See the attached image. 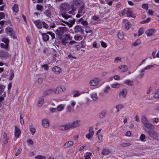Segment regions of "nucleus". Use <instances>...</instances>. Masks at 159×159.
Segmentation results:
<instances>
[{
	"instance_id": "f257e3e1",
	"label": "nucleus",
	"mask_w": 159,
	"mask_h": 159,
	"mask_svg": "<svg viewBox=\"0 0 159 159\" xmlns=\"http://www.w3.org/2000/svg\"><path fill=\"white\" fill-rule=\"evenodd\" d=\"M66 89L63 86H58L55 89H51L47 90L45 92H46V94L48 95L52 92H54L56 94H59L63 92L66 91Z\"/></svg>"
},
{
	"instance_id": "f03ea898",
	"label": "nucleus",
	"mask_w": 159,
	"mask_h": 159,
	"mask_svg": "<svg viewBox=\"0 0 159 159\" xmlns=\"http://www.w3.org/2000/svg\"><path fill=\"white\" fill-rule=\"evenodd\" d=\"M55 33L58 37H61L65 33H68L69 30L65 26H59L56 30Z\"/></svg>"
},
{
	"instance_id": "7ed1b4c3",
	"label": "nucleus",
	"mask_w": 159,
	"mask_h": 159,
	"mask_svg": "<svg viewBox=\"0 0 159 159\" xmlns=\"http://www.w3.org/2000/svg\"><path fill=\"white\" fill-rule=\"evenodd\" d=\"M81 121L79 120H76L72 122L68 123L70 129H74L78 127L80 125Z\"/></svg>"
},
{
	"instance_id": "20e7f679",
	"label": "nucleus",
	"mask_w": 159,
	"mask_h": 159,
	"mask_svg": "<svg viewBox=\"0 0 159 159\" xmlns=\"http://www.w3.org/2000/svg\"><path fill=\"white\" fill-rule=\"evenodd\" d=\"M142 122L144 125L148 128L154 129L155 127L152 124L149 123L148 120L145 116H143L141 118Z\"/></svg>"
},
{
	"instance_id": "39448f33",
	"label": "nucleus",
	"mask_w": 159,
	"mask_h": 159,
	"mask_svg": "<svg viewBox=\"0 0 159 159\" xmlns=\"http://www.w3.org/2000/svg\"><path fill=\"white\" fill-rule=\"evenodd\" d=\"M60 7V11L63 12H65L69 11L71 8L69 4L65 2L61 4Z\"/></svg>"
},
{
	"instance_id": "423d86ee",
	"label": "nucleus",
	"mask_w": 159,
	"mask_h": 159,
	"mask_svg": "<svg viewBox=\"0 0 159 159\" xmlns=\"http://www.w3.org/2000/svg\"><path fill=\"white\" fill-rule=\"evenodd\" d=\"M61 40V43L64 45H66V43H68V41H70L72 40V37L70 36V35L67 34H66L64 35V37L62 38L61 37L59 38Z\"/></svg>"
},
{
	"instance_id": "0eeeda50",
	"label": "nucleus",
	"mask_w": 159,
	"mask_h": 159,
	"mask_svg": "<svg viewBox=\"0 0 159 159\" xmlns=\"http://www.w3.org/2000/svg\"><path fill=\"white\" fill-rule=\"evenodd\" d=\"M1 41L4 43H0V46L2 48L7 49L8 48L9 40L7 38L5 37L1 39Z\"/></svg>"
},
{
	"instance_id": "6e6552de",
	"label": "nucleus",
	"mask_w": 159,
	"mask_h": 159,
	"mask_svg": "<svg viewBox=\"0 0 159 159\" xmlns=\"http://www.w3.org/2000/svg\"><path fill=\"white\" fill-rule=\"evenodd\" d=\"M99 82V79L95 77L90 80L89 81V84L91 86L97 87L98 85Z\"/></svg>"
},
{
	"instance_id": "1a4fd4ad",
	"label": "nucleus",
	"mask_w": 159,
	"mask_h": 159,
	"mask_svg": "<svg viewBox=\"0 0 159 159\" xmlns=\"http://www.w3.org/2000/svg\"><path fill=\"white\" fill-rule=\"evenodd\" d=\"M127 94V91L125 89H123L120 91L119 94V97L120 98H125Z\"/></svg>"
},
{
	"instance_id": "9d476101",
	"label": "nucleus",
	"mask_w": 159,
	"mask_h": 159,
	"mask_svg": "<svg viewBox=\"0 0 159 159\" xmlns=\"http://www.w3.org/2000/svg\"><path fill=\"white\" fill-rule=\"evenodd\" d=\"M84 6H81L79 8L78 10V13L76 15V17L79 18L81 16L83 15L85 12V11L84 10Z\"/></svg>"
},
{
	"instance_id": "9b49d317",
	"label": "nucleus",
	"mask_w": 159,
	"mask_h": 159,
	"mask_svg": "<svg viewBox=\"0 0 159 159\" xmlns=\"http://www.w3.org/2000/svg\"><path fill=\"white\" fill-rule=\"evenodd\" d=\"M149 135L152 138L155 139H158L159 136L154 131H151L149 132Z\"/></svg>"
},
{
	"instance_id": "f8f14e48",
	"label": "nucleus",
	"mask_w": 159,
	"mask_h": 159,
	"mask_svg": "<svg viewBox=\"0 0 159 159\" xmlns=\"http://www.w3.org/2000/svg\"><path fill=\"white\" fill-rule=\"evenodd\" d=\"M5 31L6 33L11 37L15 34L14 31L12 28H7L5 29Z\"/></svg>"
},
{
	"instance_id": "ddd939ff",
	"label": "nucleus",
	"mask_w": 159,
	"mask_h": 159,
	"mask_svg": "<svg viewBox=\"0 0 159 159\" xmlns=\"http://www.w3.org/2000/svg\"><path fill=\"white\" fill-rule=\"evenodd\" d=\"M89 134L86 136V137L88 139L92 138L94 134V131L92 128L90 127L89 129Z\"/></svg>"
},
{
	"instance_id": "4468645a",
	"label": "nucleus",
	"mask_w": 159,
	"mask_h": 159,
	"mask_svg": "<svg viewBox=\"0 0 159 159\" xmlns=\"http://www.w3.org/2000/svg\"><path fill=\"white\" fill-rule=\"evenodd\" d=\"M123 24L125 26V29L127 30L131 27V25L130 23L126 19H124L123 20Z\"/></svg>"
},
{
	"instance_id": "2eb2a0df",
	"label": "nucleus",
	"mask_w": 159,
	"mask_h": 159,
	"mask_svg": "<svg viewBox=\"0 0 159 159\" xmlns=\"http://www.w3.org/2000/svg\"><path fill=\"white\" fill-rule=\"evenodd\" d=\"M42 122L43 126L44 128H48L49 125V122L48 120L47 119H44L42 120Z\"/></svg>"
},
{
	"instance_id": "dca6fc26",
	"label": "nucleus",
	"mask_w": 159,
	"mask_h": 159,
	"mask_svg": "<svg viewBox=\"0 0 159 159\" xmlns=\"http://www.w3.org/2000/svg\"><path fill=\"white\" fill-rule=\"evenodd\" d=\"M126 12L128 16L129 17H132L133 18L135 17V15L133 13V10L131 9L127 8V9Z\"/></svg>"
},
{
	"instance_id": "f3484780",
	"label": "nucleus",
	"mask_w": 159,
	"mask_h": 159,
	"mask_svg": "<svg viewBox=\"0 0 159 159\" xmlns=\"http://www.w3.org/2000/svg\"><path fill=\"white\" fill-rule=\"evenodd\" d=\"M15 136L16 138H18L20 135L21 133L20 130L17 126L15 125Z\"/></svg>"
},
{
	"instance_id": "a211bd4d",
	"label": "nucleus",
	"mask_w": 159,
	"mask_h": 159,
	"mask_svg": "<svg viewBox=\"0 0 159 159\" xmlns=\"http://www.w3.org/2000/svg\"><path fill=\"white\" fill-rule=\"evenodd\" d=\"M8 57V53L5 51H2L0 52V57L3 58H7Z\"/></svg>"
},
{
	"instance_id": "6ab92c4d",
	"label": "nucleus",
	"mask_w": 159,
	"mask_h": 159,
	"mask_svg": "<svg viewBox=\"0 0 159 159\" xmlns=\"http://www.w3.org/2000/svg\"><path fill=\"white\" fill-rule=\"evenodd\" d=\"M128 67L125 65H121L119 67V70L121 72H123L127 71Z\"/></svg>"
},
{
	"instance_id": "aec40b11",
	"label": "nucleus",
	"mask_w": 159,
	"mask_h": 159,
	"mask_svg": "<svg viewBox=\"0 0 159 159\" xmlns=\"http://www.w3.org/2000/svg\"><path fill=\"white\" fill-rule=\"evenodd\" d=\"M73 3L76 5L80 6H84V2L83 1L80 0H74L73 1Z\"/></svg>"
},
{
	"instance_id": "412c9836",
	"label": "nucleus",
	"mask_w": 159,
	"mask_h": 159,
	"mask_svg": "<svg viewBox=\"0 0 159 159\" xmlns=\"http://www.w3.org/2000/svg\"><path fill=\"white\" fill-rule=\"evenodd\" d=\"M154 32V30L153 29H150L147 30L145 32V33L146 35L150 37L153 35V34Z\"/></svg>"
},
{
	"instance_id": "4be33fe9",
	"label": "nucleus",
	"mask_w": 159,
	"mask_h": 159,
	"mask_svg": "<svg viewBox=\"0 0 159 159\" xmlns=\"http://www.w3.org/2000/svg\"><path fill=\"white\" fill-rule=\"evenodd\" d=\"M59 129L61 130H67L70 129L68 123L65 125H61L59 127Z\"/></svg>"
},
{
	"instance_id": "5701e85b",
	"label": "nucleus",
	"mask_w": 159,
	"mask_h": 159,
	"mask_svg": "<svg viewBox=\"0 0 159 159\" xmlns=\"http://www.w3.org/2000/svg\"><path fill=\"white\" fill-rule=\"evenodd\" d=\"M74 144V142L71 141H69L66 142L63 145V147L65 148H68Z\"/></svg>"
},
{
	"instance_id": "b1692460",
	"label": "nucleus",
	"mask_w": 159,
	"mask_h": 159,
	"mask_svg": "<svg viewBox=\"0 0 159 159\" xmlns=\"http://www.w3.org/2000/svg\"><path fill=\"white\" fill-rule=\"evenodd\" d=\"M75 20L74 19L70 21V22H69L67 21H65L64 20H62V21L64 22V23H66L67 25L69 26L70 28H71L73 26V24L75 22Z\"/></svg>"
},
{
	"instance_id": "393cba45",
	"label": "nucleus",
	"mask_w": 159,
	"mask_h": 159,
	"mask_svg": "<svg viewBox=\"0 0 159 159\" xmlns=\"http://www.w3.org/2000/svg\"><path fill=\"white\" fill-rule=\"evenodd\" d=\"M52 70L57 74L60 73L61 70L60 68L57 66H55L53 67Z\"/></svg>"
},
{
	"instance_id": "a878e982",
	"label": "nucleus",
	"mask_w": 159,
	"mask_h": 159,
	"mask_svg": "<svg viewBox=\"0 0 159 159\" xmlns=\"http://www.w3.org/2000/svg\"><path fill=\"white\" fill-rule=\"evenodd\" d=\"M44 102V100L43 98H39L37 103V106L39 107H41L42 106Z\"/></svg>"
},
{
	"instance_id": "bb28decb",
	"label": "nucleus",
	"mask_w": 159,
	"mask_h": 159,
	"mask_svg": "<svg viewBox=\"0 0 159 159\" xmlns=\"http://www.w3.org/2000/svg\"><path fill=\"white\" fill-rule=\"evenodd\" d=\"M65 106L63 104H60L57 107V111H62L64 108Z\"/></svg>"
},
{
	"instance_id": "cd10ccee",
	"label": "nucleus",
	"mask_w": 159,
	"mask_h": 159,
	"mask_svg": "<svg viewBox=\"0 0 159 159\" xmlns=\"http://www.w3.org/2000/svg\"><path fill=\"white\" fill-rule=\"evenodd\" d=\"M153 66L154 65H149L146 66V67L141 69L140 70V72L141 73H143L146 70L150 69L151 68L153 67Z\"/></svg>"
},
{
	"instance_id": "c85d7f7f",
	"label": "nucleus",
	"mask_w": 159,
	"mask_h": 159,
	"mask_svg": "<svg viewBox=\"0 0 159 159\" xmlns=\"http://www.w3.org/2000/svg\"><path fill=\"white\" fill-rule=\"evenodd\" d=\"M30 130L32 135H33L35 133V128L33 125H31L30 126Z\"/></svg>"
},
{
	"instance_id": "c756f323",
	"label": "nucleus",
	"mask_w": 159,
	"mask_h": 159,
	"mask_svg": "<svg viewBox=\"0 0 159 159\" xmlns=\"http://www.w3.org/2000/svg\"><path fill=\"white\" fill-rule=\"evenodd\" d=\"M75 31L76 33L80 32L82 31V29L80 25H77L75 26L74 28Z\"/></svg>"
},
{
	"instance_id": "7c9ffc66",
	"label": "nucleus",
	"mask_w": 159,
	"mask_h": 159,
	"mask_svg": "<svg viewBox=\"0 0 159 159\" xmlns=\"http://www.w3.org/2000/svg\"><path fill=\"white\" fill-rule=\"evenodd\" d=\"M111 88L109 85L106 86L103 89V92L105 93H108L111 90Z\"/></svg>"
},
{
	"instance_id": "2f4dec72",
	"label": "nucleus",
	"mask_w": 159,
	"mask_h": 159,
	"mask_svg": "<svg viewBox=\"0 0 159 159\" xmlns=\"http://www.w3.org/2000/svg\"><path fill=\"white\" fill-rule=\"evenodd\" d=\"M34 23L38 28L41 29L42 28V24L39 20L35 21L34 22Z\"/></svg>"
},
{
	"instance_id": "473e14b6",
	"label": "nucleus",
	"mask_w": 159,
	"mask_h": 159,
	"mask_svg": "<svg viewBox=\"0 0 159 159\" xmlns=\"http://www.w3.org/2000/svg\"><path fill=\"white\" fill-rule=\"evenodd\" d=\"M124 83L125 84H127L129 86H132L134 84L133 81L130 80H125Z\"/></svg>"
},
{
	"instance_id": "72a5a7b5",
	"label": "nucleus",
	"mask_w": 159,
	"mask_h": 159,
	"mask_svg": "<svg viewBox=\"0 0 159 159\" xmlns=\"http://www.w3.org/2000/svg\"><path fill=\"white\" fill-rule=\"evenodd\" d=\"M111 86L112 88L115 89L119 88L120 86V84L117 83L111 84Z\"/></svg>"
},
{
	"instance_id": "f704fd0d",
	"label": "nucleus",
	"mask_w": 159,
	"mask_h": 159,
	"mask_svg": "<svg viewBox=\"0 0 159 159\" xmlns=\"http://www.w3.org/2000/svg\"><path fill=\"white\" fill-rule=\"evenodd\" d=\"M123 107L124 106L122 104H120L116 105V108L117 110V112H119Z\"/></svg>"
},
{
	"instance_id": "c9c22d12",
	"label": "nucleus",
	"mask_w": 159,
	"mask_h": 159,
	"mask_svg": "<svg viewBox=\"0 0 159 159\" xmlns=\"http://www.w3.org/2000/svg\"><path fill=\"white\" fill-rule=\"evenodd\" d=\"M131 145V143L129 142L123 143L120 144V146L122 148H124L129 146H130Z\"/></svg>"
},
{
	"instance_id": "e433bc0d",
	"label": "nucleus",
	"mask_w": 159,
	"mask_h": 159,
	"mask_svg": "<svg viewBox=\"0 0 159 159\" xmlns=\"http://www.w3.org/2000/svg\"><path fill=\"white\" fill-rule=\"evenodd\" d=\"M12 10L14 12L17 13L19 11L18 5L15 4L12 7Z\"/></svg>"
},
{
	"instance_id": "4c0bfd02",
	"label": "nucleus",
	"mask_w": 159,
	"mask_h": 159,
	"mask_svg": "<svg viewBox=\"0 0 159 159\" xmlns=\"http://www.w3.org/2000/svg\"><path fill=\"white\" fill-rule=\"evenodd\" d=\"M141 43V41L139 39H138L133 43L132 45L134 46H136L140 44Z\"/></svg>"
},
{
	"instance_id": "58836bf2",
	"label": "nucleus",
	"mask_w": 159,
	"mask_h": 159,
	"mask_svg": "<svg viewBox=\"0 0 159 159\" xmlns=\"http://www.w3.org/2000/svg\"><path fill=\"white\" fill-rule=\"evenodd\" d=\"M92 155V153L90 152H87L85 153L84 156L85 159H89Z\"/></svg>"
},
{
	"instance_id": "ea45409f",
	"label": "nucleus",
	"mask_w": 159,
	"mask_h": 159,
	"mask_svg": "<svg viewBox=\"0 0 159 159\" xmlns=\"http://www.w3.org/2000/svg\"><path fill=\"white\" fill-rule=\"evenodd\" d=\"M107 113V111L106 110H102L100 114V118H103L105 116Z\"/></svg>"
},
{
	"instance_id": "a19ab883",
	"label": "nucleus",
	"mask_w": 159,
	"mask_h": 159,
	"mask_svg": "<svg viewBox=\"0 0 159 159\" xmlns=\"http://www.w3.org/2000/svg\"><path fill=\"white\" fill-rule=\"evenodd\" d=\"M117 36L119 39L122 40L124 38V35L123 32H120L118 34Z\"/></svg>"
},
{
	"instance_id": "79ce46f5",
	"label": "nucleus",
	"mask_w": 159,
	"mask_h": 159,
	"mask_svg": "<svg viewBox=\"0 0 159 159\" xmlns=\"http://www.w3.org/2000/svg\"><path fill=\"white\" fill-rule=\"evenodd\" d=\"M109 152L110 151L108 149H105L103 150L102 153L104 155H106L108 154Z\"/></svg>"
},
{
	"instance_id": "37998d69",
	"label": "nucleus",
	"mask_w": 159,
	"mask_h": 159,
	"mask_svg": "<svg viewBox=\"0 0 159 159\" xmlns=\"http://www.w3.org/2000/svg\"><path fill=\"white\" fill-rule=\"evenodd\" d=\"M43 40L44 41H47L49 39V36L46 34H42Z\"/></svg>"
},
{
	"instance_id": "c03bdc74",
	"label": "nucleus",
	"mask_w": 159,
	"mask_h": 159,
	"mask_svg": "<svg viewBox=\"0 0 159 159\" xmlns=\"http://www.w3.org/2000/svg\"><path fill=\"white\" fill-rule=\"evenodd\" d=\"M73 96L74 97H78L80 95V93L79 92L75 91H73Z\"/></svg>"
},
{
	"instance_id": "a18cd8bd",
	"label": "nucleus",
	"mask_w": 159,
	"mask_h": 159,
	"mask_svg": "<svg viewBox=\"0 0 159 159\" xmlns=\"http://www.w3.org/2000/svg\"><path fill=\"white\" fill-rule=\"evenodd\" d=\"M44 14L47 16L50 17L51 15L50 10H48L45 11L44 12Z\"/></svg>"
},
{
	"instance_id": "49530a36",
	"label": "nucleus",
	"mask_w": 159,
	"mask_h": 159,
	"mask_svg": "<svg viewBox=\"0 0 159 159\" xmlns=\"http://www.w3.org/2000/svg\"><path fill=\"white\" fill-rule=\"evenodd\" d=\"M5 86L2 85L0 84V94L3 93L4 90L5 88Z\"/></svg>"
},
{
	"instance_id": "de8ad7c7",
	"label": "nucleus",
	"mask_w": 159,
	"mask_h": 159,
	"mask_svg": "<svg viewBox=\"0 0 159 159\" xmlns=\"http://www.w3.org/2000/svg\"><path fill=\"white\" fill-rule=\"evenodd\" d=\"M145 135L143 134H142L140 137V139L142 141H146Z\"/></svg>"
},
{
	"instance_id": "09e8293b",
	"label": "nucleus",
	"mask_w": 159,
	"mask_h": 159,
	"mask_svg": "<svg viewBox=\"0 0 159 159\" xmlns=\"http://www.w3.org/2000/svg\"><path fill=\"white\" fill-rule=\"evenodd\" d=\"M126 12V9H124L123 10V11H121L119 12V14L120 16H123L124 14H125Z\"/></svg>"
},
{
	"instance_id": "8fccbe9b",
	"label": "nucleus",
	"mask_w": 159,
	"mask_h": 159,
	"mask_svg": "<svg viewBox=\"0 0 159 159\" xmlns=\"http://www.w3.org/2000/svg\"><path fill=\"white\" fill-rule=\"evenodd\" d=\"M121 61V58L119 57H117L115 59L114 62L118 63Z\"/></svg>"
},
{
	"instance_id": "3c124183",
	"label": "nucleus",
	"mask_w": 159,
	"mask_h": 159,
	"mask_svg": "<svg viewBox=\"0 0 159 159\" xmlns=\"http://www.w3.org/2000/svg\"><path fill=\"white\" fill-rule=\"evenodd\" d=\"M142 7L144 9L147 10L148 8V5L146 3L143 4L142 6Z\"/></svg>"
},
{
	"instance_id": "603ef678",
	"label": "nucleus",
	"mask_w": 159,
	"mask_h": 159,
	"mask_svg": "<svg viewBox=\"0 0 159 159\" xmlns=\"http://www.w3.org/2000/svg\"><path fill=\"white\" fill-rule=\"evenodd\" d=\"M82 39V36H75L74 37V39L77 41L81 40Z\"/></svg>"
},
{
	"instance_id": "864d4df0",
	"label": "nucleus",
	"mask_w": 159,
	"mask_h": 159,
	"mask_svg": "<svg viewBox=\"0 0 159 159\" xmlns=\"http://www.w3.org/2000/svg\"><path fill=\"white\" fill-rule=\"evenodd\" d=\"M61 15L62 16L65 18L66 19H68L71 16L70 15H68L67 14H61Z\"/></svg>"
},
{
	"instance_id": "5fc2aeb1",
	"label": "nucleus",
	"mask_w": 159,
	"mask_h": 159,
	"mask_svg": "<svg viewBox=\"0 0 159 159\" xmlns=\"http://www.w3.org/2000/svg\"><path fill=\"white\" fill-rule=\"evenodd\" d=\"M49 111L50 112L52 113L57 112V111L56 108H49Z\"/></svg>"
},
{
	"instance_id": "6e6d98bb",
	"label": "nucleus",
	"mask_w": 159,
	"mask_h": 159,
	"mask_svg": "<svg viewBox=\"0 0 159 159\" xmlns=\"http://www.w3.org/2000/svg\"><path fill=\"white\" fill-rule=\"evenodd\" d=\"M143 32V29L142 28H140L139 29L138 31V36H139L141 35Z\"/></svg>"
},
{
	"instance_id": "4d7b16f0",
	"label": "nucleus",
	"mask_w": 159,
	"mask_h": 159,
	"mask_svg": "<svg viewBox=\"0 0 159 159\" xmlns=\"http://www.w3.org/2000/svg\"><path fill=\"white\" fill-rule=\"evenodd\" d=\"M92 98L94 100H98V98L96 94H93L91 96Z\"/></svg>"
},
{
	"instance_id": "13d9d810",
	"label": "nucleus",
	"mask_w": 159,
	"mask_h": 159,
	"mask_svg": "<svg viewBox=\"0 0 159 159\" xmlns=\"http://www.w3.org/2000/svg\"><path fill=\"white\" fill-rule=\"evenodd\" d=\"M43 82V79L42 78H39L37 80V82L39 84H42Z\"/></svg>"
},
{
	"instance_id": "bf43d9fd",
	"label": "nucleus",
	"mask_w": 159,
	"mask_h": 159,
	"mask_svg": "<svg viewBox=\"0 0 159 159\" xmlns=\"http://www.w3.org/2000/svg\"><path fill=\"white\" fill-rule=\"evenodd\" d=\"M76 101L75 100H72L70 101V104L72 107H74L75 105Z\"/></svg>"
},
{
	"instance_id": "052dcab7",
	"label": "nucleus",
	"mask_w": 159,
	"mask_h": 159,
	"mask_svg": "<svg viewBox=\"0 0 159 159\" xmlns=\"http://www.w3.org/2000/svg\"><path fill=\"white\" fill-rule=\"evenodd\" d=\"M101 46L103 48H106L107 47V44L105 42L103 41L101 42Z\"/></svg>"
},
{
	"instance_id": "680f3d73",
	"label": "nucleus",
	"mask_w": 159,
	"mask_h": 159,
	"mask_svg": "<svg viewBox=\"0 0 159 159\" xmlns=\"http://www.w3.org/2000/svg\"><path fill=\"white\" fill-rule=\"evenodd\" d=\"M36 8L37 10L41 11V10L43 8V6L41 5H37Z\"/></svg>"
},
{
	"instance_id": "e2e57ef3",
	"label": "nucleus",
	"mask_w": 159,
	"mask_h": 159,
	"mask_svg": "<svg viewBox=\"0 0 159 159\" xmlns=\"http://www.w3.org/2000/svg\"><path fill=\"white\" fill-rule=\"evenodd\" d=\"M22 151V149L21 148H19L17 150V152L15 153V156H17L19 155L21 151Z\"/></svg>"
},
{
	"instance_id": "0e129e2a",
	"label": "nucleus",
	"mask_w": 159,
	"mask_h": 159,
	"mask_svg": "<svg viewBox=\"0 0 159 159\" xmlns=\"http://www.w3.org/2000/svg\"><path fill=\"white\" fill-rule=\"evenodd\" d=\"M35 159H46V158L43 156L38 155L35 157Z\"/></svg>"
},
{
	"instance_id": "69168bd1",
	"label": "nucleus",
	"mask_w": 159,
	"mask_h": 159,
	"mask_svg": "<svg viewBox=\"0 0 159 159\" xmlns=\"http://www.w3.org/2000/svg\"><path fill=\"white\" fill-rule=\"evenodd\" d=\"M153 97L155 98H159V93L157 92L155 93L153 95Z\"/></svg>"
},
{
	"instance_id": "338daca9",
	"label": "nucleus",
	"mask_w": 159,
	"mask_h": 159,
	"mask_svg": "<svg viewBox=\"0 0 159 159\" xmlns=\"http://www.w3.org/2000/svg\"><path fill=\"white\" fill-rule=\"evenodd\" d=\"M20 124L22 125L24 124V120L22 118V116L21 115H20Z\"/></svg>"
},
{
	"instance_id": "774afa93",
	"label": "nucleus",
	"mask_w": 159,
	"mask_h": 159,
	"mask_svg": "<svg viewBox=\"0 0 159 159\" xmlns=\"http://www.w3.org/2000/svg\"><path fill=\"white\" fill-rule=\"evenodd\" d=\"M6 96V93L5 92H3V94L2 96H0V101H2L4 99V97Z\"/></svg>"
}]
</instances>
